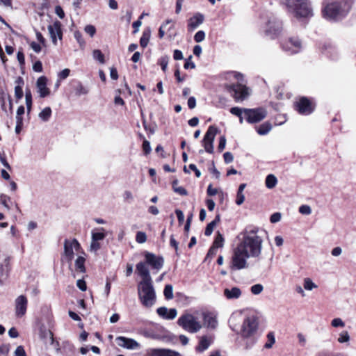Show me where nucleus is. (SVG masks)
<instances>
[{"label": "nucleus", "instance_id": "obj_10", "mask_svg": "<svg viewBox=\"0 0 356 356\" xmlns=\"http://www.w3.org/2000/svg\"><path fill=\"white\" fill-rule=\"evenodd\" d=\"M217 131L218 130L216 127L214 126H210L203 138L202 145L204 147L205 151L208 153L211 154L213 152V141Z\"/></svg>", "mask_w": 356, "mask_h": 356}, {"label": "nucleus", "instance_id": "obj_8", "mask_svg": "<svg viewBox=\"0 0 356 356\" xmlns=\"http://www.w3.org/2000/svg\"><path fill=\"white\" fill-rule=\"evenodd\" d=\"M226 88L236 101H242L249 95L248 88L242 83L227 85Z\"/></svg>", "mask_w": 356, "mask_h": 356}, {"label": "nucleus", "instance_id": "obj_13", "mask_svg": "<svg viewBox=\"0 0 356 356\" xmlns=\"http://www.w3.org/2000/svg\"><path fill=\"white\" fill-rule=\"evenodd\" d=\"M28 300L25 296L21 295L15 300V315L17 317H22L26 312Z\"/></svg>", "mask_w": 356, "mask_h": 356}, {"label": "nucleus", "instance_id": "obj_28", "mask_svg": "<svg viewBox=\"0 0 356 356\" xmlns=\"http://www.w3.org/2000/svg\"><path fill=\"white\" fill-rule=\"evenodd\" d=\"M220 215H217L213 220H212L210 223H209L205 229L204 234L206 236H210L216 225L220 222Z\"/></svg>", "mask_w": 356, "mask_h": 356}, {"label": "nucleus", "instance_id": "obj_7", "mask_svg": "<svg viewBox=\"0 0 356 356\" xmlns=\"http://www.w3.org/2000/svg\"><path fill=\"white\" fill-rule=\"evenodd\" d=\"M258 322L257 318L254 316L246 317L241 327V335L244 338H248L253 335L257 329Z\"/></svg>", "mask_w": 356, "mask_h": 356}, {"label": "nucleus", "instance_id": "obj_23", "mask_svg": "<svg viewBox=\"0 0 356 356\" xmlns=\"http://www.w3.org/2000/svg\"><path fill=\"white\" fill-rule=\"evenodd\" d=\"M200 318L204 321V324L207 327L214 328L217 325V321L214 316L207 312H200Z\"/></svg>", "mask_w": 356, "mask_h": 356}, {"label": "nucleus", "instance_id": "obj_24", "mask_svg": "<svg viewBox=\"0 0 356 356\" xmlns=\"http://www.w3.org/2000/svg\"><path fill=\"white\" fill-rule=\"evenodd\" d=\"M223 293L226 298L229 300L238 299L241 296V291L238 287L234 286L225 289Z\"/></svg>", "mask_w": 356, "mask_h": 356}, {"label": "nucleus", "instance_id": "obj_62", "mask_svg": "<svg viewBox=\"0 0 356 356\" xmlns=\"http://www.w3.org/2000/svg\"><path fill=\"white\" fill-rule=\"evenodd\" d=\"M76 286L82 291H85L87 289L86 283L83 280H78L76 282Z\"/></svg>", "mask_w": 356, "mask_h": 356}, {"label": "nucleus", "instance_id": "obj_32", "mask_svg": "<svg viewBox=\"0 0 356 356\" xmlns=\"http://www.w3.org/2000/svg\"><path fill=\"white\" fill-rule=\"evenodd\" d=\"M265 183L266 186L268 188L271 189L273 188L277 185V179L274 175L270 174L266 177Z\"/></svg>", "mask_w": 356, "mask_h": 356}, {"label": "nucleus", "instance_id": "obj_33", "mask_svg": "<svg viewBox=\"0 0 356 356\" xmlns=\"http://www.w3.org/2000/svg\"><path fill=\"white\" fill-rule=\"evenodd\" d=\"M303 287L307 291H312L318 287V286L309 277L303 280Z\"/></svg>", "mask_w": 356, "mask_h": 356}, {"label": "nucleus", "instance_id": "obj_14", "mask_svg": "<svg viewBox=\"0 0 356 356\" xmlns=\"http://www.w3.org/2000/svg\"><path fill=\"white\" fill-rule=\"evenodd\" d=\"M47 29L53 44H57V38L62 39L61 23L59 21H55L52 25H49Z\"/></svg>", "mask_w": 356, "mask_h": 356}, {"label": "nucleus", "instance_id": "obj_12", "mask_svg": "<svg viewBox=\"0 0 356 356\" xmlns=\"http://www.w3.org/2000/svg\"><path fill=\"white\" fill-rule=\"evenodd\" d=\"M145 257V262L147 265L151 266L153 269L159 270L163 266L164 261L162 257H158L153 253L146 252Z\"/></svg>", "mask_w": 356, "mask_h": 356}, {"label": "nucleus", "instance_id": "obj_15", "mask_svg": "<svg viewBox=\"0 0 356 356\" xmlns=\"http://www.w3.org/2000/svg\"><path fill=\"white\" fill-rule=\"evenodd\" d=\"M296 109L302 115H309L314 111V107L310 101L306 97H302L296 104Z\"/></svg>", "mask_w": 356, "mask_h": 356}, {"label": "nucleus", "instance_id": "obj_52", "mask_svg": "<svg viewBox=\"0 0 356 356\" xmlns=\"http://www.w3.org/2000/svg\"><path fill=\"white\" fill-rule=\"evenodd\" d=\"M105 234L103 232H92V240L93 241H102L105 238Z\"/></svg>", "mask_w": 356, "mask_h": 356}, {"label": "nucleus", "instance_id": "obj_11", "mask_svg": "<svg viewBox=\"0 0 356 356\" xmlns=\"http://www.w3.org/2000/svg\"><path fill=\"white\" fill-rule=\"evenodd\" d=\"M282 47L289 54H294L300 51L302 43L298 38H290L282 43Z\"/></svg>", "mask_w": 356, "mask_h": 356}, {"label": "nucleus", "instance_id": "obj_53", "mask_svg": "<svg viewBox=\"0 0 356 356\" xmlns=\"http://www.w3.org/2000/svg\"><path fill=\"white\" fill-rule=\"evenodd\" d=\"M15 96L17 99H20L23 97V90L20 85H17L15 87Z\"/></svg>", "mask_w": 356, "mask_h": 356}, {"label": "nucleus", "instance_id": "obj_56", "mask_svg": "<svg viewBox=\"0 0 356 356\" xmlns=\"http://www.w3.org/2000/svg\"><path fill=\"white\" fill-rule=\"evenodd\" d=\"M143 149L145 154H148L150 153L152 149L150 146V143L148 140H145L143 143Z\"/></svg>", "mask_w": 356, "mask_h": 356}, {"label": "nucleus", "instance_id": "obj_19", "mask_svg": "<svg viewBox=\"0 0 356 356\" xmlns=\"http://www.w3.org/2000/svg\"><path fill=\"white\" fill-rule=\"evenodd\" d=\"M118 346L127 349H136L139 347V343L134 339L126 338L124 337H118L116 338Z\"/></svg>", "mask_w": 356, "mask_h": 356}, {"label": "nucleus", "instance_id": "obj_38", "mask_svg": "<svg viewBox=\"0 0 356 356\" xmlns=\"http://www.w3.org/2000/svg\"><path fill=\"white\" fill-rule=\"evenodd\" d=\"M92 57L95 60H98L102 64L105 63L104 56L99 49H95L92 51Z\"/></svg>", "mask_w": 356, "mask_h": 356}, {"label": "nucleus", "instance_id": "obj_61", "mask_svg": "<svg viewBox=\"0 0 356 356\" xmlns=\"http://www.w3.org/2000/svg\"><path fill=\"white\" fill-rule=\"evenodd\" d=\"M225 145H226V138L224 136H222L219 140V144H218V151L222 152L225 149Z\"/></svg>", "mask_w": 356, "mask_h": 356}, {"label": "nucleus", "instance_id": "obj_41", "mask_svg": "<svg viewBox=\"0 0 356 356\" xmlns=\"http://www.w3.org/2000/svg\"><path fill=\"white\" fill-rule=\"evenodd\" d=\"M245 349H250L257 341V339L254 336V334L248 338H245Z\"/></svg>", "mask_w": 356, "mask_h": 356}, {"label": "nucleus", "instance_id": "obj_35", "mask_svg": "<svg viewBox=\"0 0 356 356\" xmlns=\"http://www.w3.org/2000/svg\"><path fill=\"white\" fill-rule=\"evenodd\" d=\"M51 115V109L50 107L44 108L38 115L39 118L44 122L49 120Z\"/></svg>", "mask_w": 356, "mask_h": 356}, {"label": "nucleus", "instance_id": "obj_50", "mask_svg": "<svg viewBox=\"0 0 356 356\" xmlns=\"http://www.w3.org/2000/svg\"><path fill=\"white\" fill-rule=\"evenodd\" d=\"M299 212L303 215H309L312 213V209L309 206L304 204L299 207Z\"/></svg>", "mask_w": 356, "mask_h": 356}, {"label": "nucleus", "instance_id": "obj_17", "mask_svg": "<svg viewBox=\"0 0 356 356\" xmlns=\"http://www.w3.org/2000/svg\"><path fill=\"white\" fill-rule=\"evenodd\" d=\"M267 29L265 32L266 34L271 38H275L277 35L282 30L281 22L276 19L270 20L267 24Z\"/></svg>", "mask_w": 356, "mask_h": 356}, {"label": "nucleus", "instance_id": "obj_48", "mask_svg": "<svg viewBox=\"0 0 356 356\" xmlns=\"http://www.w3.org/2000/svg\"><path fill=\"white\" fill-rule=\"evenodd\" d=\"M331 325L334 327H343L345 326V323L341 318H335L331 321Z\"/></svg>", "mask_w": 356, "mask_h": 356}, {"label": "nucleus", "instance_id": "obj_21", "mask_svg": "<svg viewBox=\"0 0 356 356\" xmlns=\"http://www.w3.org/2000/svg\"><path fill=\"white\" fill-rule=\"evenodd\" d=\"M204 17L202 14L197 13L188 19V29L192 31L197 29L204 22Z\"/></svg>", "mask_w": 356, "mask_h": 356}, {"label": "nucleus", "instance_id": "obj_40", "mask_svg": "<svg viewBox=\"0 0 356 356\" xmlns=\"http://www.w3.org/2000/svg\"><path fill=\"white\" fill-rule=\"evenodd\" d=\"M223 242H224V238H223L222 234L220 232H218V234H217L212 245L217 248H221L223 246Z\"/></svg>", "mask_w": 356, "mask_h": 356}, {"label": "nucleus", "instance_id": "obj_1", "mask_svg": "<svg viewBox=\"0 0 356 356\" xmlns=\"http://www.w3.org/2000/svg\"><path fill=\"white\" fill-rule=\"evenodd\" d=\"M262 238L258 235V229H245L243 239L233 251L230 268L240 270L248 267V259L259 258L261 254Z\"/></svg>", "mask_w": 356, "mask_h": 356}, {"label": "nucleus", "instance_id": "obj_2", "mask_svg": "<svg viewBox=\"0 0 356 356\" xmlns=\"http://www.w3.org/2000/svg\"><path fill=\"white\" fill-rule=\"evenodd\" d=\"M350 7L346 1L330 3L323 10V17L328 20H339L347 15Z\"/></svg>", "mask_w": 356, "mask_h": 356}, {"label": "nucleus", "instance_id": "obj_45", "mask_svg": "<svg viewBox=\"0 0 356 356\" xmlns=\"http://www.w3.org/2000/svg\"><path fill=\"white\" fill-rule=\"evenodd\" d=\"M25 100L28 112H29L32 105V96L30 90L26 91Z\"/></svg>", "mask_w": 356, "mask_h": 356}, {"label": "nucleus", "instance_id": "obj_27", "mask_svg": "<svg viewBox=\"0 0 356 356\" xmlns=\"http://www.w3.org/2000/svg\"><path fill=\"white\" fill-rule=\"evenodd\" d=\"M8 101V108L10 113H12L13 111V104H12V99L11 97L8 94L3 93L0 97V101L1 102V108L2 109L7 113L8 111L6 107V100Z\"/></svg>", "mask_w": 356, "mask_h": 356}, {"label": "nucleus", "instance_id": "obj_3", "mask_svg": "<svg viewBox=\"0 0 356 356\" xmlns=\"http://www.w3.org/2000/svg\"><path fill=\"white\" fill-rule=\"evenodd\" d=\"M138 298L141 304L147 308L152 307L156 302V295L153 282H140L138 284Z\"/></svg>", "mask_w": 356, "mask_h": 356}, {"label": "nucleus", "instance_id": "obj_29", "mask_svg": "<svg viewBox=\"0 0 356 356\" xmlns=\"http://www.w3.org/2000/svg\"><path fill=\"white\" fill-rule=\"evenodd\" d=\"M211 344V341L207 337H202L200 341L199 345L196 348V350L203 352L207 350Z\"/></svg>", "mask_w": 356, "mask_h": 356}, {"label": "nucleus", "instance_id": "obj_54", "mask_svg": "<svg viewBox=\"0 0 356 356\" xmlns=\"http://www.w3.org/2000/svg\"><path fill=\"white\" fill-rule=\"evenodd\" d=\"M100 247L101 246H100V243H99V241H93V240L91 241V243L90 245V250L91 252H96L98 250H99Z\"/></svg>", "mask_w": 356, "mask_h": 356}, {"label": "nucleus", "instance_id": "obj_42", "mask_svg": "<svg viewBox=\"0 0 356 356\" xmlns=\"http://www.w3.org/2000/svg\"><path fill=\"white\" fill-rule=\"evenodd\" d=\"M268 342L264 345L266 348H270L275 342V336L273 332L267 334Z\"/></svg>", "mask_w": 356, "mask_h": 356}, {"label": "nucleus", "instance_id": "obj_18", "mask_svg": "<svg viewBox=\"0 0 356 356\" xmlns=\"http://www.w3.org/2000/svg\"><path fill=\"white\" fill-rule=\"evenodd\" d=\"M47 79L44 76L39 77L36 82V86L40 97L44 98L50 94V90L47 87Z\"/></svg>", "mask_w": 356, "mask_h": 356}, {"label": "nucleus", "instance_id": "obj_49", "mask_svg": "<svg viewBox=\"0 0 356 356\" xmlns=\"http://www.w3.org/2000/svg\"><path fill=\"white\" fill-rule=\"evenodd\" d=\"M205 38V33L203 31H197L194 35V40L196 42H201Z\"/></svg>", "mask_w": 356, "mask_h": 356}, {"label": "nucleus", "instance_id": "obj_51", "mask_svg": "<svg viewBox=\"0 0 356 356\" xmlns=\"http://www.w3.org/2000/svg\"><path fill=\"white\" fill-rule=\"evenodd\" d=\"M85 32L90 37H93L96 33V29L93 25H87L84 28Z\"/></svg>", "mask_w": 356, "mask_h": 356}, {"label": "nucleus", "instance_id": "obj_26", "mask_svg": "<svg viewBox=\"0 0 356 356\" xmlns=\"http://www.w3.org/2000/svg\"><path fill=\"white\" fill-rule=\"evenodd\" d=\"M74 91L75 95L76 97H80L81 95H86L89 92L88 88L83 86L81 82L78 81L76 84L74 86Z\"/></svg>", "mask_w": 356, "mask_h": 356}, {"label": "nucleus", "instance_id": "obj_64", "mask_svg": "<svg viewBox=\"0 0 356 356\" xmlns=\"http://www.w3.org/2000/svg\"><path fill=\"white\" fill-rule=\"evenodd\" d=\"M15 356H26V352L22 346H19L17 347L15 351Z\"/></svg>", "mask_w": 356, "mask_h": 356}, {"label": "nucleus", "instance_id": "obj_60", "mask_svg": "<svg viewBox=\"0 0 356 356\" xmlns=\"http://www.w3.org/2000/svg\"><path fill=\"white\" fill-rule=\"evenodd\" d=\"M243 109L244 108H241L238 107H233L230 109V113L234 115L239 117L243 113L244 114Z\"/></svg>", "mask_w": 356, "mask_h": 356}, {"label": "nucleus", "instance_id": "obj_4", "mask_svg": "<svg viewBox=\"0 0 356 356\" xmlns=\"http://www.w3.org/2000/svg\"><path fill=\"white\" fill-rule=\"evenodd\" d=\"M200 318V315L198 312L194 314L185 313L179 318L177 324L188 332L197 333L203 327V323Z\"/></svg>", "mask_w": 356, "mask_h": 356}, {"label": "nucleus", "instance_id": "obj_63", "mask_svg": "<svg viewBox=\"0 0 356 356\" xmlns=\"http://www.w3.org/2000/svg\"><path fill=\"white\" fill-rule=\"evenodd\" d=\"M244 200H245V195H244L243 193L237 192L236 204L237 205H241L244 202Z\"/></svg>", "mask_w": 356, "mask_h": 356}, {"label": "nucleus", "instance_id": "obj_34", "mask_svg": "<svg viewBox=\"0 0 356 356\" xmlns=\"http://www.w3.org/2000/svg\"><path fill=\"white\" fill-rule=\"evenodd\" d=\"M149 38H150V31L147 30V31H143V35L140 40V44L143 48H145L147 46Z\"/></svg>", "mask_w": 356, "mask_h": 356}, {"label": "nucleus", "instance_id": "obj_36", "mask_svg": "<svg viewBox=\"0 0 356 356\" xmlns=\"http://www.w3.org/2000/svg\"><path fill=\"white\" fill-rule=\"evenodd\" d=\"M8 264L1 265L0 266V284H1L8 277Z\"/></svg>", "mask_w": 356, "mask_h": 356}, {"label": "nucleus", "instance_id": "obj_16", "mask_svg": "<svg viewBox=\"0 0 356 356\" xmlns=\"http://www.w3.org/2000/svg\"><path fill=\"white\" fill-rule=\"evenodd\" d=\"M136 272L138 275L142 278L140 282H150L152 279L150 275L148 265L146 262L140 261L136 264Z\"/></svg>", "mask_w": 356, "mask_h": 356}, {"label": "nucleus", "instance_id": "obj_59", "mask_svg": "<svg viewBox=\"0 0 356 356\" xmlns=\"http://www.w3.org/2000/svg\"><path fill=\"white\" fill-rule=\"evenodd\" d=\"M16 127H15V132L17 134H19L22 129V118L16 116Z\"/></svg>", "mask_w": 356, "mask_h": 356}, {"label": "nucleus", "instance_id": "obj_25", "mask_svg": "<svg viewBox=\"0 0 356 356\" xmlns=\"http://www.w3.org/2000/svg\"><path fill=\"white\" fill-rule=\"evenodd\" d=\"M40 337L46 344H54V335L51 330L47 329H40Z\"/></svg>", "mask_w": 356, "mask_h": 356}, {"label": "nucleus", "instance_id": "obj_44", "mask_svg": "<svg viewBox=\"0 0 356 356\" xmlns=\"http://www.w3.org/2000/svg\"><path fill=\"white\" fill-rule=\"evenodd\" d=\"M168 61L169 57L167 56H162L159 60V63L163 72H165L167 70Z\"/></svg>", "mask_w": 356, "mask_h": 356}, {"label": "nucleus", "instance_id": "obj_55", "mask_svg": "<svg viewBox=\"0 0 356 356\" xmlns=\"http://www.w3.org/2000/svg\"><path fill=\"white\" fill-rule=\"evenodd\" d=\"M70 69L65 68L58 73V76L59 79L63 80L65 79L70 75Z\"/></svg>", "mask_w": 356, "mask_h": 356}, {"label": "nucleus", "instance_id": "obj_47", "mask_svg": "<svg viewBox=\"0 0 356 356\" xmlns=\"http://www.w3.org/2000/svg\"><path fill=\"white\" fill-rule=\"evenodd\" d=\"M10 200V197L7 196L6 195H1L0 196V202L2 204V205L8 210L9 211L10 209V206L8 204V202Z\"/></svg>", "mask_w": 356, "mask_h": 356}, {"label": "nucleus", "instance_id": "obj_9", "mask_svg": "<svg viewBox=\"0 0 356 356\" xmlns=\"http://www.w3.org/2000/svg\"><path fill=\"white\" fill-rule=\"evenodd\" d=\"M80 249L81 245L76 239L65 240L63 256L67 261L71 262L74 257V251L79 252Z\"/></svg>", "mask_w": 356, "mask_h": 356}, {"label": "nucleus", "instance_id": "obj_58", "mask_svg": "<svg viewBox=\"0 0 356 356\" xmlns=\"http://www.w3.org/2000/svg\"><path fill=\"white\" fill-rule=\"evenodd\" d=\"M223 158L226 163H230L234 161L233 154L229 152L224 153Z\"/></svg>", "mask_w": 356, "mask_h": 356}, {"label": "nucleus", "instance_id": "obj_46", "mask_svg": "<svg viewBox=\"0 0 356 356\" xmlns=\"http://www.w3.org/2000/svg\"><path fill=\"white\" fill-rule=\"evenodd\" d=\"M136 241L138 243H144L147 241V235L143 232H138L136 236Z\"/></svg>", "mask_w": 356, "mask_h": 356}, {"label": "nucleus", "instance_id": "obj_30", "mask_svg": "<svg viewBox=\"0 0 356 356\" xmlns=\"http://www.w3.org/2000/svg\"><path fill=\"white\" fill-rule=\"evenodd\" d=\"M272 129L270 123L265 122L257 128V131L259 135L267 134Z\"/></svg>", "mask_w": 356, "mask_h": 356}, {"label": "nucleus", "instance_id": "obj_31", "mask_svg": "<svg viewBox=\"0 0 356 356\" xmlns=\"http://www.w3.org/2000/svg\"><path fill=\"white\" fill-rule=\"evenodd\" d=\"M85 261L86 259L84 257L79 256L75 261L76 270L81 273H85Z\"/></svg>", "mask_w": 356, "mask_h": 356}, {"label": "nucleus", "instance_id": "obj_57", "mask_svg": "<svg viewBox=\"0 0 356 356\" xmlns=\"http://www.w3.org/2000/svg\"><path fill=\"white\" fill-rule=\"evenodd\" d=\"M281 213L279 212L274 213L271 215L270 221L271 223H276L281 220Z\"/></svg>", "mask_w": 356, "mask_h": 356}, {"label": "nucleus", "instance_id": "obj_6", "mask_svg": "<svg viewBox=\"0 0 356 356\" xmlns=\"http://www.w3.org/2000/svg\"><path fill=\"white\" fill-rule=\"evenodd\" d=\"M243 113L247 122L250 124L259 122L267 115L266 110L263 108H244Z\"/></svg>", "mask_w": 356, "mask_h": 356}, {"label": "nucleus", "instance_id": "obj_5", "mask_svg": "<svg viewBox=\"0 0 356 356\" xmlns=\"http://www.w3.org/2000/svg\"><path fill=\"white\" fill-rule=\"evenodd\" d=\"M289 11L296 17H309L312 16V9L309 0H286Z\"/></svg>", "mask_w": 356, "mask_h": 356}, {"label": "nucleus", "instance_id": "obj_43", "mask_svg": "<svg viewBox=\"0 0 356 356\" xmlns=\"http://www.w3.org/2000/svg\"><path fill=\"white\" fill-rule=\"evenodd\" d=\"M264 290V286L261 284H257L251 286L250 291L254 295L260 294Z\"/></svg>", "mask_w": 356, "mask_h": 356}, {"label": "nucleus", "instance_id": "obj_22", "mask_svg": "<svg viewBox=\"0 0 356 356\" xmlns=\"http://www.w3.org/2000/svg\"><path fill=\"white\" fill-rule=\"evenodd\" d=\"M152 356H181V355L170 349L156 348L152 350Z\"/></svg>", "mask_w": 356, "mask_h": 356}, {"label": "nucleus", "instance_id": "obj_39", "mask_svg": "<svg viewBox=\"0 0 356 356\" xmlns=\"http://www.w3.org/2000/svg\"><path fill=\"white\" fill-rule=\"evenodd\" d=\"M163 294L167 300H171L173 298V287L170 284H168L165 286Z\"/></svg>", "mask_w": 356, "mask_h": 356}, {"label": "nucleus", "instance_id": "obj_37", "mask_svg": "<svg viewBox=\"0 0 356 356\" xmlns=\"http://www.w3.org/2000/svg\"><path fill=\"white\" fill-rule=\"evenodd\" d=\"M350 341V335L348 331H342L337 339V341L340 343H348Z\"/></svg>", "mask_w": 356, "mask_h": 356}, {"label": "nucleus", "instance_id": "obj_20", "mask_svg": "<svg viewBox=\"0 0 356 356\" xmlns=\"http://www.w3.org/2000/svg\"><path fill=\"white\" fill-rule=\"evenodd\" d=\"M156 312L159 316L167 320H172L175 318L177 315V311L176 309L172 308L168 309L165 307H161L158 308L156 309Z\"/></svg>", "mask_w": 356, "mask_h": 356}]
</instances>
